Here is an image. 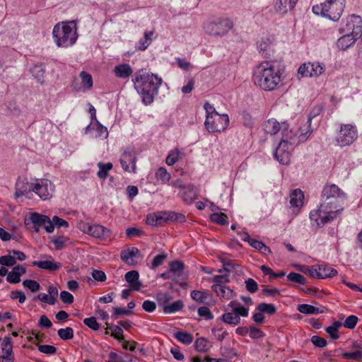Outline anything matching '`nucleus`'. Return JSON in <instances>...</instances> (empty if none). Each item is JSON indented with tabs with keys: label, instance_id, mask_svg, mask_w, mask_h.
Masks as SVG:
<instances>
[{
	"label": "nucleus",
	"instance_id": "obj_1",
	"mask_svg": "<svg viewBox=\"0 0 362 362\" xmlns=\"http://www.w3.org/2000/svg\"><path fill=\"white\" fill-rule=\"evenodd\" d=\"M281 70L272 61H264L255 66L252 80L254 84L265 91L277 90L281 83Z\"/></svg>",
	"mask_w": 362,
	"mask_h": 362
},
{
	"label": "nucleus",
	"instance_id": "obj_2",
	"mask_svg": "<svg viewBox=\"0 0 362 362\" xmlns=\"http://www.w3.org/2000/svg\"><path fill=\"white\" fill-rule=\"evenodd\" d=\"M133 81L142 97L143 102L146 105H149L153 103L154 95L157 93L162 79L156 75L149 74L141 70L136 74Z\"/></svg>",
	"mask_w": 362,
	"mask_h": 362
},
{
	"label": "nucleus",
	"instance_id": "obj_3",
	"mask_svg": "<svg viewBox=\"0 0 362 362\" xmlns=\"http://www.w3.org/2000/svg\"><path fill=\"white\" fill-rule=\"evenodd\" d=\"M322 209L329 211L336 216L343 210V204L346 199V193L335 184H326L322 191Z\"/></svg>",
	"mask_w": 362,
	"mask_h": 362
},
{
	"label": "nucleus",
	"instance_id": "obj_4",
	"mask_svg": "<svg viewBox=\"0 0 362 362\" xmlns=\"http://www.w3.org/2000/svg\"><path fill=\"white\" fill-rule=\"evenodd\" d=\"M344 35L338 39L337 45L342 50L348 49L362 35V19L359 16L351 15L341 28Z\"/></svg>",
	"mask_w": 362,
	"mask_h": 362
},
{
	"label": "nucleus",
	"instance_id": "obj_5",
	"mask_svg": "<svg viewBox=\"0 0 362 362\" xmlns=\"http://www.w3.org/2000/svg\"><path fill=\"white\" fill-rule=\"evenodd\" d=\"M52 35L58 47L71 46L78 38L76 24L74 21L58 23L54 26Z\"/></svg>",
	"mask_w": 362,
	"mask_h": 362
},
{
	"label": "nucleus",
	"instance_id": "obj_6",
	"mask_svg": "<svg viewBox=\"0 0 362 362\" xmlns=\"http://www.w3.org/2000/svg\"><path fill=\"white\" fill-rule=\"evenodd\" d=\"M204 108L207 113L204 125L208 132L215 133L225 131L229 124L228 115L218 114L208 103H205Z\"/></svg>",
	"mask_w": 362,
	"mask_h": 362
},
{
	"label": "nucleus",
	"instance_id": "obj_7",
	"mask_svg": "<svg viewBox=\"0 0 362 362\" xmlns=\"http://www.w3.org/2000/svg\"><path fill=\"white\" fill-rule=\"evenodd\" d=\"M341 1H325L320 5L313 6V11L337 21L340 18L345 6V3H341Z\"/></svg>",
	"mask_w": 362,
	"mask_h": 362
},
{
	"label": "nucleus",
	"instance_id": "obj_8",
	"mask_svg": "<svg viewBox=\"0 0 362 362\" xmlns=\"http://www.w3.org/2000/svg\"><path fill=\"white\" fill-rule=\"evenodd\" d=\"M358 138V129L352 124H341L335 137L336 144L345 147L352 144Z\"/></svg>",
	"mask_w": 362,
	"mask_h": 362
},
{
	"label": "nucleus",
	"instance_id": "obj_9",
	"mask_svg": "<svg viewBox=\"0 0 362 362\" xmlns=\"http://www.w3.org/2000/svg\"><path fill=\"white\" fill-rule=\"evenodd\" d=\"M233 22L228 18H219L208 22L204 25L207 34L214 36H223L233 28Z\"/></svg>",
	"mask_w": 362,
	"mask_h": 362
},
{
	"label": "nucleus",
	"instance_id": "obj_10",
	"mask_svg": "<svg viewBox=\"0 0 362 362\" xmlns=\"http://www.w3.org/2000/svg\"><path fill=\"white\" fill-rule=\"evenodd\" d=\"M78 228L84 233L101 241L111 240L112 238V231L102 225H91L88 223L82 222L79 223Z\"/></svg>",
	"mask_w": 362,
	"mask_h": 362
},
{
	"label": "nucleus",
	"instance_id": "obj_11",
	"mask_svg": "<svg viewBox=\"0 0 362 362\" xmlns=\"http://www.w3.org/2000/svg\"><path fill=\"white\" fill-rule=\"evenodd\" d=\"M325 70V66L317 62H305L298 69L300 78L317 77Z\"/></svg>",
	"mask_w": 362,
	"mask_h": 362
},
{
	"label": "nucleus",
	"instance_id": "obj_12",
	"mask_svg": "<svg viewBox=\"0 0 362 362\" xmlns=\"http://www.w3.org/2000/svg\"><path fill=\"white\" fill-rule=\"evenodd\" d=\"M303 272L311 277L318 279L332 278L338 274L337 269L324 264L313 265L310 267H307Z\"/></svg>",
	"mask_w": 362,
	"mask_h": 362
},
{
	"label": "nucleus",
	"instance_id": "obj_13",
	"mask_svg": "<svg viewBox=\"0 0 362 362\" xmlns=\"http://www.w3.org/2000/svg\"><path fill=\"white\" fill-rule=\"evenodd\" d=\"M136 153L134 149L128 148L121 155L120 164L124 172L129 173H136Z\"/></svg>",
	"mask_w": 362,
	"mask_h": 362
},
{
	"label": "nucleus",
	"instance_id": "obj_14",
	"mask_svg": "<svg viewBox=\"0 0 362 362\" xmlns=\"http://www.w3.org/2000/svg\"><path fill=\"white\" fill-rule=\"evenodd\" d=\"M34 192L42 199L47 200L52 197L54 186L52 182L47 179H37L34 182Z\"/></svg>",
	"mask_w": 362,
	"mask_h": 362
},
{
	"label": "nucleus",
	"instance_id": "obj_15",
	"mask_svg": "<svg viewBox=\"0 0 362 362\" xmlns=\"http://www.w3.org/2000/svg\"><path fill=\"white\" fill-rule=\"evenodd\" d=\"M310 220L319 228L323 227L327 223L331 222L337 218V216L332 213H329V211H325L322 209V204H320L318 209L311 211L310 213Z\"/></svg>",
	"mask_w": 362,
	"mask_h": 362
},
{
	"label": "nucleus",
	"instance_id": "obj_16",
	"mask_svg": "<svg viewBox=\"0 0 362 362\" xmlns=\"http://www.w3.org/2000/svg\"><path fill=\"white\" fill-rule=\"evenodd\" d=\"M275 158L283 165H288L291 162V153L288 151V142L282 140L276 148Z\"/></svg>",
	"mask_w": 362,
	"mask_h": 362
},
{
	"label": "nucleus",
	"instance_id": "obj_17",
	"mask_svg": "<svg viewBox=\"0 0 362 362\" xmlns=\"http://www.w3.org/2000/svg\"><path fill=\"white\" fill-rule=\"evenodd\" d=\"M298 0H274L273 6L276 12L286 14L292 11Z\"/></svg>",
	"mask_w": 362,
	"mask_h": 362
},
{
	"label": "nucleus",
	"instance_id": "obj_18",
	"mask_svg": "<svg viewBox=\"0 0 362 362\" xmlns=\"http://www.w3.org/2000/svg\"><path fill=\"white\" fill-rule=\"evenodd\" d=\"M139 274L136 270L128 272L125 274V280L129 283V287L133 291H139L142 283L139 280Z\"/></svg>",
	"mask_w": 362,
	"mask_h": 362
},
{
	"label": "nucleus",
	"instance_id": "obj_19",
	"mask_svg": "<svg viewBox=\"0 0 362 362\" xmlns=\"http://www.w3.org/2000/svg\"><path fill=\"white\" fill-rule=\"evenodd\" d=\"M113 73L117 78L125 79L132 76L133 69L129 64L123 63L115 66Z\"/></svg>",
	"mask_w": 362,
	"mask_h": 362
},
{
	"label": "nucleus",
	"instance_id": "obj_20",
	"mask_svg": "<svg viewBox=\"0 0 362 362\" xmlns=\"http://www.w3.org/2000/svg\"><path fill=\"white\" fill-rule=\"evenodd\" d=\"M182 200L187 204H191L197 199V189L193 185L183 187V192L180 194Z\"/></svg>",
	"mask_w": 362,
	"mask_h": 362
},
{
	"label": "nucleus",
	"instance_id": "obj_21",
	"mask_svg": "<svg viewBox=\"0 0 362 362\" xmlns=\"http://www.w3.org/2000/svg\"><path fill=\"white\" fill-rule=\"evenodd\" d=\"M32 265L47 271H57L62 267L60 262L53 260L33 261Z\"/></svg>",
	"mask_w": 362,
	"mask_h": 362
},
{
	"label": "nucleus",
	"instance_id": "obj_22",
	"mask_svg": "<svg viewBox=\"0 0 362 362\" xmlns=\"http://www.w3.org/2000/svg\"><path fill=\"white\" fill-rule=\"evenodd\" d=\"M304 194L300 189H296L290 194L291 206L300 209L303 205Z\"/></svg>",
	"mask_w": 362,
	"mask_h": 362
},
{
	"label": "nucleus",
	"instance_id": "obj_23",
	"mask_svg": "<svg viewBox=\"0 0 362 362\" xmlns=\"http://www.w3.org/2000/svg\"><path fill=\"white\" fill-rule=\"evenodd\" d=\"M258 50L262 56L265 59H270L274 49H272V43L269 39L262 40L258 42Z\"/></svg>",
	"mask_w": 362,
	"mask_h": 362
},
{
	"label": "nucleus",
	"instance_id": "obj_24",
	"mask_svg": "<svg viewBox=\"0 0 362 362\" xmlns=\"http://www.w3.org/2000/svg\"><path fill=\"white\" fill-rule=\"evenodd\" d=\"M34 182H17L16 195V197L26 196L31 192H34Z\"/></svg>",
	"mask_w": 362,
	"mask_h": 362
},
{
	"label": "nucleus",
	"instance_id": "obj_25",
	"mask_svg": "<svg viewBox=\"0 0 362 362\" xmlns=\"http://www.w3.org/2000/svg\"><path fill=\"white\" fill-rule=\"evenodd\" d=\"M30 219L33 224L35 231L38 233L40 228L42 227L43 224H46V221L47 222L48 216L34 212L30 214Z\"/></svg>",
	"mask_w": 362,
	"mask_h": 362
},
{
	"label": "nucleus",
	"instance_id": "obj_26",
	"mask_svg": "<svg viewBox=\"0 0 362 362\" xmlns=\"http://www.w3.org/2000/svg\"><path fill=\"white\" fill-rule=\"evenodd\" d=\"M1 351L4 353L1 356L14 357L13 351V340L10 337H5L1 342Z\"/></svg>",
	"mask_w": 362,
	"mask_h": 362
},
{
	"label": "nucleus",
	"instance_id": "obj_27",
	"mask_svg": "<svg viewBox=\"0 0 362 362\" xmlns=\"http://www.w3.org/2000/svg\"><path fill=\"white\" fill-rule=\"evenodd\" d=\"M213 291L216 293L218 296L229 300L235 296V292L228 286H211Z\"/></svg>",
	"mask_w": 362,
	"mask_h": 362
},
{
	"label": "nucleus",
	"instance_id": "obj_28",
	"mask_svg": "<svg viewBox=\"0 0 362 362\" xmlns=\"http://www.w3.org/2000/svg\"><path fill=\"white\" fill-rule=\"evenodd\" d=\"M263 127L266 133L271 135L277 134L281 129L279 122L274 119H270L266 121L264 123Z\"/></svg>",
	"mask_w": 362,
	"mask_h": 362
},
{
	"label": "nucleus",
	"instance_id": "obj_29",
	"mask_svg": "<svg viewBox=\"0 0 362 362\" xmlns=\"http://www.w3.org/2000/svg\"><path fill=\"white\" fill-rule=\"evenodd\" d=\"M106 325L107 327L105 329V334H108L110 331H111V336L115 339L119 341L124 340L123 330L119 326L114 325L109 326L107 323H106Z\"/></svg>",
	"mask_w": 362,
	"mask_h": 362
},
{
	"label": "nucleus",
	"instance_id": "obj_30",
	"mask_svg": "<svg viewBox=\"0 0 362 362\" xmlns=\"http://www.w3.org/2000/svg\"><path fill=\"white\" fill-rule=\"evenodd\" d=\"M191 298L199 303H206V300L210 297V293L206 291L194 290L191 292Z\"/></svg>",
	"mask_w": 362,
	"mask_h": 362
},
{
	"label": "nucleus",
	"instance_id": "obj_31",
	"mask_svg": "<svg viewBox=\"0 0 362 362\" xmlns=\"http://www.w3.org/2000/svg\"><path fill=\"white\" fill-rule=\"evenodd\" d=\"M221 320L225 323L232 325H237L240 323V317L232 312L226 313L222 315Z\"/></svg>",
	"mask_w": 362,
	"mask_h": 362
},
{
	"label": "nucleus",
	"instance_id": "obj_32",
	"mask_svg": "<svg viewBox=\"0 0 362 362\" xmlns=\"http://www.w3.org/2000/svg\"><path fill=\"white\" fill-rule=\"evenodd\" d=\"M249 244L252 247L258 250L263 255H268L271 253L270 248L267 246L263 242L255 240V239H250Z\"/></svg>",
	"mask_w": 362,
	"mask_h": 362
},
{
	"label": "nucleus",
	"instance_id": "obj_33",
	"mask_svg": "<svg viewBox=\"0 0 362 362\" xmlns=\"http://www.w3.org/2000/svg\"><path fill=\"white\" fill-rule=\"evenodd\" d=\"M185 264L182 261L174 260L169 263V272L180 276L182 274Z\"/></svg>",
	"mask_w": 362,
	"mask_h": 362
},
{
	"label": "nucleus",
	"instance_id": "obj_34",
	"mask_svg": "<svg viewBox=\"0 0 362 362\" xmlns=\"http://www.w3.org/2000/svg\"><path fill=\"white\" fill-rule=\"evenodd\" d=\"M209 341L204 337H200L197 339L194 342L195 349L202 353H206L209 349Z\"/></svg>",
	"mask_w": 362,
	"mask_h": 362
},
{
	"label": "nucleus",
	"instance_id": "obj_35",
	"mask_svg": "<svg viewBox=\"0 0 362 362\" xmlns=\"http://www.w3.org/2000/svg\"><path fill=\"white\" fill-rule=\"evenodd\" d=\"M156 177L162 183L165 184L170 181L171 175L165 168L160 167L156 173Z\"/></svg>",
	"mask_w": 362,
	"mask_h": 362
},
{
	"label": "nucleus",
	"instance_id": "obj_36",
	"mask_svg": "<svg viewBox=\"0 0 362 362\" xmlns=\"http://www.w3.org/2000/svg\"><path fill=\"white\" fill-rule=\"evenodd\" d=\"M98 166L99 168V170H98L97 175H98V177L100 179L106 178L108 175L109 170H110L113 167L112 163H99L98 164Z\"/></svg>",
	"mask_w": 362,
	"mask_h": 362
},
{
	"label": "nucleus",
	"instance_id": "obj_37",
	"mask_svg": "<svg viewBox=\"0 0 362 362\" xmlns=\"http://www.w3.org/2000/svg\"><path fill=\"white\" fill-rule=\"evenodd\" d=\"M256 309L259 312L267 313L269 315H274L276 312V308L274 304H268L266 303H261L258 304Z\"/></svg>",
	"mask_w": 362,
	"mask_h": 362
},
{
	"label": "nucleus",
	"instance_id": "obj_38",
	"mask_svg": "<svg viewBox=\"0 0 362 362\" xmlns=\"http://www.w3.org/2000/svg\"><path fill=\"white\" fill-rule=\"evenodd\" d=\"M32 75L37 79L40 83L43 82L45 69L42 65L35 64L30 69Z\"/></svg>",
	"mask_w": 362,
	"mask_h": 362
},
{
	"label": "nucleus",
	"instance_id": "obj_39",
	"mask_svg": "<svg viewBox=\"0 0 362 362\" xmlns=\"http://www.w3.org/2000/svg\"><path fill=\"white\" fill-rule=\"evenodd\" d=\"M153 31H146L144 33V38L139 40V49L145 50L152 42V36Z\"/></svg>",
	"mask_w": 362,
	"mask_h": 362
},
{
	"label": "nucleus",
	"instance_id": "obj_40",
	"mask_svg": "<svg viewBox=\"0 0 362 362\" xmlns=\"http://www.w3.org/2000/svg\"><path fill=\"white\" fill-rule=\"evenodd\" d=\"M298 310L304 314H318L322 313L318 308L308 304H300L298 305Z\"/></svg>",
	"mask_w": 362,
	"mask_h": 362
},
{
	"label": "nucleus",
	"instance_id": "obj_41",
	"mask_svg": "<svg viewBox=\"0 0 362 362\" xmlns=\"http://www.w3.org/2000/svg\"><path fill=\"white\" fill-rule=\"evenodd\" d=\"M184 307L183 302L181 300H176L169 305L163 308V311L165 313H174L181 310Z\"/></svg>",
	"mask_w": 362,
	"mask_h": 362
},
{
	"label": "nucleus",
	"instance_id": "obj_42",
	"mask_svg": "<svg viewBox=\"0 0 362 362\" xmlns=\"http://www.w3.org/2000/svg\"><path fill=\"white\" fill-rule=\"evenodd\" d=\"M175 338L186 345L190 344L193 341V336L186 332H178L175 333Z\"/></svg>",
	"mask_w": 362,
	"mask_h": 362
},
{
	"label": "nucleus",
	"instance_id": "obj_43",
	"mask_svg": "<svg viewBox=\"0 0 362 362\" xmlns=\"http://www.w3.org/2000/svg\"><path fill=\"white\" fill-rule=\"evenodd\" d=\"M211 221L217 224L225 226L228 224V216L224 213H214L211 215Z\"/></svg>",
	"mask_w": 362,
	"mask_h": 362
},
{
	"label": "nucleus",
	"instance_id": "obj_44",
	"mask_svg": "<svg viewBox=\"0 0 362 362\" xmlns=\"http://www.w3.org/2000/svg\"><path fill=\"white\" fill-rule=\"evenodd\" d=\"M80 77L81 78L82 86L87 89H90L93 86V78L92 76L86 72L81 71L80 73Z\"/></svg>",
	"mask_w": 362,
	"mask_h": 362
},
{
	"label": "nucleus",
	"instance_id": "obj_45",
	"mask_svg": "<svg viewBox=\"0 0 362 362\" xmlns=\"http://www.w3.org/2000/svg\"><path fill=\"white\" fill-rule=\"evenodd\" d=\"M343 358L347 360L361 361L362 359V351L356 350L352 352L345 351L341 354Z\"/></svg>",
	"mask_w": 362,
	"mask_h": 362
},
{
	"label": "nucleus",
	"instance_id": "obj_46",
	"mask_svg": "<svg viewBox=\"0 0 362 362\" xmlns=\"http://www.w3.org/2000/svg\"><path fill=\"white\" fill-rule=\"evenodd\" d=\"M163 221H165V217L156 214H148L146 218V223L151 226L160 225Z\"/></svg>",
	"mask_w": 362,
	"mask_h": 362
},
{
	"label": "nucleus",
	"instance_id": "obj_47",
	"mask_svg": "<svg viewBox=\"0 0 362 362\" xmlns=\"http://www.w3.org/2000/svg\"><path fill=\"white\" fill-rule=\"evenodd\" d=\"M69 240L68 237L59 235L54 237L51 242L54 245L56 250H62L64 248L65 243Z\"/></svg>",
	"mask_w": 362,
	"mask_h": 362
},
{
	"label": "nucleus",
	"instance_id": "obj_48",
	"mask_svg": "<svg viewBox=\"0 0 362 362\" xmlns=\"http://www.w3.org/2000/svg\"><path fill=\"white\" fill-rule=\"evenodd\" d=\"M177 221V222H185V216L182 214L176 213L174 211H170L167 214V216H165V221Z\"/></svg>",
	"mask_w": 362,
	"mask_h": 362
},
{
	"label": "nucleus",
	"instance_id": "obj_49",
	"mask_svg": "<svg viewBox=\"0 0 362 362\" xmlns=\"http://www.w3.org/2000/svg\"><path fill=\"white\" fill-rule=\"evenodd\" d=\"M58 336L63 340L71 339L74 337V330L71 327H66L65 329H59L57 331Z\"/></svg>",
	"mask_w": 362,
	"mask_h": 362
},
{
	"label": "nucleus",
	"instance_id": "obj_50",
	"mask_svg": "<svg viewBox=\"0 0 362 362\" xmlns=\"http://www.w3.org/2000/svg\"><path fill=\"white\" fill-rule=\"evenodd\" d=\"M139 252L136 247H132L131 250L122 251L121 253V258L125 262H129V259H133Z\"/></svg>",
	"mask_w": 362,
	"mask_h": 362
},
{
	"label": "nucleus",
	"instance_id": "obj_51",
	"mask_svg": "<svg viewBox=\"0 0 362 362\" xmlns=\"http://www.w3.org/2000/svg\"><path fill=\"white\" fill-rule=\"evenodd\" d=\"M287 279L288 281L298 283L300 284H305L306 283V279L300 274L296 273V272H291L288 274Z\"/></svg>",
	"mask_w": 362,
	"mask_h": 362
},
{
	"label": "nucleus",
	"instance_id": "obj_52",
	"mask_svg": "<svg viewBox=\"0 0 362 362\" xmlns=\"http://www.w3.org/2000/svg\"><path fill=\"white\" fill-rule=\"evenodd\" d=\"M25 288H28L32 292H37L40 289V284L35 280L26 279L23 281Z\"/></svg>",
	"mask_w": 362,
	"mask_h": 362
},
{
	"label": "nucleus",
	"instance_id": "obj_53",
	"mask_svg": "<svg viewBox=\"0 0 362 362\" xmlns=\"http://www.w3.org/2000/svg\"><path fill=\"white\" fill-rule=\"evenodd\" d=\"M358 321V317L351 315L346 317V319L343 322V326L348 329H354L356 327Z\"/></svg>",
	"mask_w": 362,
	"mask_h": 362
},
{
	"label": "nucleus",
	"instance_id": "obj_54",
	"mask_svg": "<svg viewBox=\"0 0 362 362\" xmlns=\"http://www.w3.org/2000/svg\"><path fill=\"white\" fill-rule=\"evenodd\" d=\"M311 120H312V117H309L308 118V120H307V122L305 124V126H306L305 129H300V134L299 135L300 139H301V140L306 139L308 138V136L311 134V132H312V130L310 128Z\"/></svg>",
	"mask_w": 362,
	"mask_h": 362
},
{
	"label": "nucleus",
	"instance_id": "obj_55",
	"mask_svg": "<svg viewBox=\"0 0 362 362\" xmlns=\"http://www.w3.org/2000/svg\"><path fill=\"white\" fill-rule=\"evenodd\" d=\"M16 257L11 255H4L0 257V264L3 266L11 267L16 264Z\"/></svg>",
	"mask_w": 362,
	"mask_h": 362
},
{
	"label": "nucleus",
	"instance_id": "obj_56",
	"mask_svg": "<svg viewBox=\"0 0 362 362\" xmlns=\"http://www.w3.org/2000/svg\"><path fill=\"white\" fill-rule=\"evenodd\" d=\"M166 259L167 255L165 253H162L156 255L153 259L151 268L155 269L158 266L162 265Z\"/></svg>",
	"mask_w": 362,
	"mask_h": 362
},
{
	"label": "nucleus",
	"instance_id": "obj_57",
	"mask_svg": "<svg viewBox=\"0 0 362 362\" xmlns=\"http://www.w3.org/2000/svg\"><path fill=\"white\" fill-rule=\"evenodd\" d=\"M197 312L200 317H204L206 320H212L214 318V315L208 307H200L198 308Z\"/></svg>",
	"mask_w": 362,
	"mask_h": 362
},
{
	"label": "nucleus",
	"instance_id": "obj_58",
	"mask_svg": "<svg viewBox=\"0 0 362 362\" xmlns=\"http://www.w3.org/2000/svg\"><path fill=\"white\" fill-rule=\"evenodd\" d=\"M179 158V151L178 149H175V151H171L165 159V162L168 165H173L175 164Z\"/></svg>",
	"mask_w": 362,
	"mask_h": 362
},
{
	"label": "nucleus",
	"instance_id": "obj_59",
	"mask_svg": "<svg viewBox=\"0 0 362 362\" xmlns=\"http://www.w3.org/2000/svg\"><path fill=\"white\" fill-rule=\"evenodd\" d=\"M85 325L92 329L93 330H98L100 327L96 318L95 317H87L83 320Z\"/></svg>",
	"mask_w": 362,
	"mask_h": 362
},
{
	"label": "nucleus",
	"instance_id": "obj_60",
	"mask_svg": "<svg viewBox=\"0 0 362 362\" xmlns=\"http://www.w3.org/2000/svg\"><path fill=\"white\" fill-rule=\"evenodd\" d=\"M211 331L216 339L219 341H222L228 334V332L226 330H223V328H214Z\"/></svg>",
	"mask_w": 362,
	"mask_h": 362
},
{
	"label": "nucleus",
	"instance_id": "obj_61",
	"mask_svg": "<svg viewBox=\"0 0 362 362\" xmlns=\"http://www.w3.org/2000/svg\"><path fill=\"white\" fill-rule=\"evenodd\" d=\"M249 336L252 339H259L264 336V332L259 329L255 327H249Z\"/></svg>",
	"mask_w": 362,
	"mask_h": 362
},
{
	"label": "nucleus",
	"instance_id": "obj_62",
	"mask_svg": "<svg viewBox=\"0 0 362 362\" xmlns=\"http://www.w3.org/2000/svg\"><path fill=\"white\" fill-rule=\"evenodd\" d=\"M38 350L45 354H54L57 352V348L52 345H39Z\"/></svg>",
	"mask_w": 362,
	"mask_h": 362
},
{
	"label": "nucleus",
	"instance_id": "obj_63",
	"mask_svg": "<svg viewBox=\"0 0 362 362\" xmlns=\"http://www.w3.org/2000/svg\"><path fill=\"white\" fill-rule=\"evenodd\" d=\"M246 289L251 293H255L258 290L257 283L251 278H249L245 281Z\"/></svg>",
	"mask_w": 362,
	"mask_h": 362
},
{
	"label": "nucleus",
	"instance_id": "obj_64",
	"mask_svg": "<svg viewBox=\"0 0 362 362\" xmlns=\"http://www.w3.org/2000/svg\"><path fill=\"white\" fill-rule=\"evenodd\" d=\"M143 234L144 232L137 228L130 227L127 228L126 230V235L129 238H132L134 237H140Z\"/></svg>",
	"mask_w": 362,
	"mask_h": 362
}]
</instances>
